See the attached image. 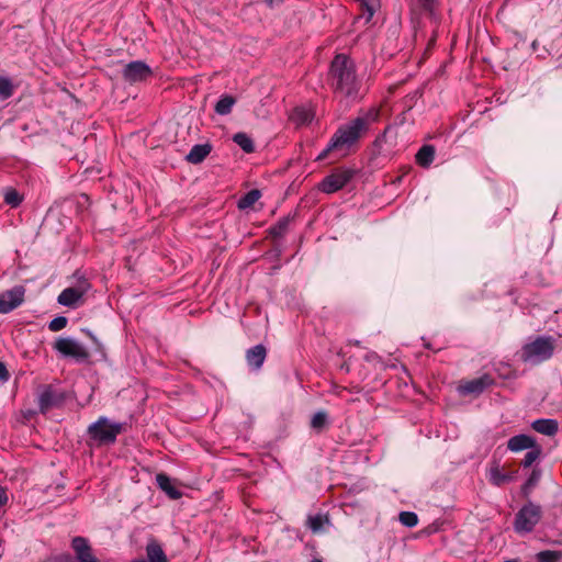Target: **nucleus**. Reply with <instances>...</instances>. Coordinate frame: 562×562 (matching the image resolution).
Segmentation results:
<instances>
[{
    "label": "nucleus",
    "instance_id": "1",
    "mask_svg": "<svg viewBox=\"0 0 562 562\" xmlns=\"http://www.w3.org/2000/svg\"><path fill=\"white\" fill-rule=\"evenodd\" d=\"M379 116V109L371 108L362 115L339 126L327 146L318 154L316 160H324L331 153H337V157L346 156L350 147L368 132L370 124L376 122Z\"/></svg>",
    "mask_w": 562,
    "mask_h": 562
},
{
    "label": "nucleus",
    "instance_id": "2",
    "mask_svg": "<svg viewBox=\"0 0 562 562\" xmlns=\"http://www.w3.org/2000/svg\"><path fill=\"white\" fill-rule=\"evenodd\" d=\"M329 82L336 95L356 99L361 82L357 77L353 60L344 54L336 55L330 64Z\"/></svg>",
    "mask_w": 562,
    "mask_h": 562
},
{
    "label": "nucleus",
    "instance_id": "3",
    "mask_svg": "<svg viewBox=\"0 0 562 562\" xmlns=\"http://www.w3.org/2000/svg\"><path fill=\"white\" fill-rule=\"evenodd\" d=\"M122 430L123 424L101 416L87 429L88 443L97 447L113 445Z\"/></svg>",
    "mask_w": 562,
    "mask_h": 562
},
{
    "label": "nucleus",
    "instance_id": "4",
    "mask_svg": "<svg viewBox=\"0 0 562 562\" xmlns=\"http://www.w3.org/2000/svg\"><path fill=\"white\" fill-rule=\"evenodd\" d=\"M555 349V339L552 336H538L535 340L527 342L518 352L519 359L532 366L549 360Z\"/></svg>",
    "mask_w": 562,
    "mask_h": 562
},
{
    "label": "nucleus",
    "instance_id": "5",
    "mask_svg": "<svg viewBox=\"0 0 562 562\" xmlns=\"http://www.w3.org/2000/svg\"><path fill=\"white\" fill-rule=\"evenodd\" d=\"M541 516V506L528 502L517 512L513 525L514 530L519 535L531 532L540 521Z\"/></svg>",
    "mask_w": 562,
    "mask_h": 562
},
{
    "label": "nucleus",
    "instance_id": "6",
    "mask_svg": "<svg viewBox=\"0 0 562 562\" xmlns=\"http://www.w3.org/2000/svg\"><path fill=\"white\" fill-rule=\"evenodd\" d=\"M53 348L63 357L72 358L78 362L87 361L90 357L88 350L80 342L70 337H58Z\"/></svg>",
    "mask_w": 562,
    "mask_h": 562
},
{
    "label": "nucleus",
    "instance_id": "7",
    "mask_svg": "<svg viewBox=\"0 0 562 562\" xmlns=\"http://www.w3.org/2000/svg\"><path fill=\"white\" fill-rule=\"evenodd\" d=\"M71 549L75 553V560L67 555L60 562H113L100 561L93 553V549L89 540L81 536H76L71 539Z\"/></svg>",
    "mask_w": 562,
    "mask_h": 562
},
{
    "label": "nucleus",
    "instance_id": "8",
    "mask_svg": "<svg viewBox=\"0 0 562 562\" xmlns=\"http://www.w3.org/2000/svg\"><path fill=\"white\" fill-rule=\"evenodd\" d=\"M355 176L351 169H337L326 176L318 186V189L327 194L335 193L342 189Z\"/></svg>",
    "mask_w": 562,
    "mask_h": 562
},
{
    "label": "nucleus",
    "instance_id": "9",
    "mask_svg": "<svg viewBox=\"0 0 562 562\" xmlns=\"http://www.w3.org/2000/svg\"><path fill=\"white\" fill-rule=\"evenodd\" d=\"M122 76L125 81L135 83L150 78L153 76V70L145 61L134 60L123 67Z\"/></svg>",
    "mask_w": 562,
    "mask_h": 562
},
{
    "label": "nucleus",
    "instance_id": "10",
    "mask_svg": "<svg viewBox=\"0 0 562 562\" xmlns=\"http://www.w3.org/2000/svg\"><path fill=\"white\" fill-rule=\"evenodd\" d=\"M65 394L53 385H45L38 394V407L42 413L58 407L65 402Z\"/></svg>",
    "mask_w": 562,
    "mask_h": 562
},
{
    "label": "nucleus",
    "instance_id": "11",
    "mask_svg": "<svg viewBox=\"0 0 562 562\" xmlns=\"http://www.w3.org/2000/svg\"><path fill=\"white\" fill-rule=\"evenodd\" d=\"M89 289L90 283L83 279L79 281L76 286L63 290L57 297V302L60 305L74 307L76 303L83 297V295L88 292Z\"/></svg>",
    "mask_w": 562,
    "mask_h": 562
},
{
    "label": "nucleus",
    "instance_id": "12",
    "mask_svg": "<svg viewBox=\"0 0 562 562\" xmlns=\"http://www.w3.org/2000/svg\"><path fill=\"white\" fill-rule=\"evenodd\" d=\"M25 289L16 285L0 295V314L9 313L19 307L24 301Z\"/></svg>",
    "mask_w": 562,
    "mask_h": 562
},
{
    "label": "nucleus",
    "instance_id": "13",
    "mask_svg": "<svg viewBox=\"0 0 562 562\" xmlns=\"http://www.w3.org/2000/svg\"><path fill=\"white\" fill-rule=\"evenodd\" d=\"M494 384V379L490 374H483L480 378L462 383L458 390L461 395H479L483 393L488 386Z\"/></svg>",
    "mask_w": 562,
    "mask_h": 562
},
{
    "label": "nucleus",
    "instance_id": "14",
    "mask_svg": "<svg viewBox=\"0 0 562 562\" xmlns=\"http://www.w3.org/2000/svg\"><path fill=\"white\" fill-rule=\"evenodd\" d=\"M266 358L267 348L262 344H258L246 351L247 364L254 371L261 369Z\"/></svg>",
    "mask_w": 562,
    "mask_h": 562
},
{
    "label": "nucleus",
    "instance_id": "15",
    "mask_svg": "<svg viewBox=\"0 0 562 562\" xmlns=\"http://www.w3.org/2000/svg\"><path fill=\"white\" fill-rule=\"evenodd\" d=\"M314 116L315 113L311 106L299 105L292 110L289 119L296 127H301L310 124L314 120Z\"/></svg>",
    "mask_w": 562,
    "mask_h": 562
},
{
    "label": "nucleus",
    "instance_id": "16",
    "mask_svg": "<svg viewBox=\"0 0 562 562\" xmlns=\"http://www.w3.org/2000/svg\"><path fill=\"white\" fill-rule=\"evenodd\" d=\"M517 471H513V472H509V473H504L498 463H494L490 470H488V473H487V477H488V481L491 484H493L494 486H503L504 484L506 483H509V482H513L516 476H517Z\"/></svg>",
    "mask_w": 562,
    "mask_h": 562
},
{
    "label": "nucleus",
    "instance_id": "17",
    "mask_svg": "<svg viewBox=\"0 0 562 562\" xmlns=\"http://www.w3.org/2000/svg\"><path fill=\"white\" fill-rule=\"evenodd\" d=\"M537 443L538 442L533 437H531L529 435L520 434V435L513 436L507 441V448H508V450H510L513 452H519V451H522L526 449L529 450L530 448H536Z\"/></svg>",
    "mask_w": 562,
    "mask_h": 562
},
{
    "label": "nucleus",
    "instance_id": "18",
    "mask_svg": "<svg viewBox=\"0 0 562 562\" xmlns=\"http://www.w3.org/2000/svg\"><path fill=\"white\" fill-rule=\"evenodd\" d=\"M531 428L544 436H554L559 431V423L553 418H539L531 423Z\"/></svg>",
    "mask_w": 562,
    "mask_h": 562
},
{
    "label": "nucleus",
    "instance_id": "19",
    "mask_svg": "<svg viewBox=\"0 0 562 562\" xmlns=\"http://www.w3.org/2000/svg\"><path fill=\"white\" fill-rule=\"evenodd\" d=\"M156 483L158 487L165 492L169 498L179 499L182 496L181 491H179L172 483L171 479L165 473H158L156 475Z\"/></svg>",
    "mask_w": 562,
    "mask_h": 562
},
{
    "label": "nucleus",
    "instance_id": "20",
    "mask_svg": "<svg viewBox=\"0 0 562 562\" xmlns=\"http://www.w3.org/2000/svg\"><path fill=\"white\" fill-rule=\"evenodd\" d=\"M148 562H168V558L160 543L150 539L146 544V558Z\"/></svg>",
    "mask_w": 562,
    "mask_h": 562
},
{
    "label": "nucleus",
    "instance_id": "21",
    "mask_svg": "<svg viewBox=\"0 0 562 562\" xmlns=\"http://www.w3.org/2000/svg\"><path fill=\"white\" fill-rule=\"evenodd\" d=\"M211 150L212 146L209 143L196 144L191 148L186 159L194 165L200 164L210 155Z\"/></svg>",
    "mask_w": 562,
    "mask_h": 562
},
{
    "label": "nucleus",
    "instance_id": "22",
    "mask_svg": "<svg viewBox=\"0 0 562 562\" xmlns=\"http://www.w3.org/2000/svg\"><path fill=\"white\" fill-rule=\"evenodd\" d=\"M435 147L432 145H424L419 148L415 156L416 164L423 168H428L435 159Z\"/></svg>",
    "mask_w": 562,
    "mask_h": 562
},
{
    "label": "nucleus",
    "instance_id": "23",
    "mask_svg": "<svg viewBox=\"0 0 562 562\" xmlns=\"http://www.w3.org/2000/svg\"><path fill=\"white\" fill-rule=\"evenodd\" d=\"M541 470L538 468H535L526 482L522 484L520 492L521 495L526 498H528L532 492V490L538 485L540 479H541Z\"/></svg>",
    "mask_w": 562,
    "mask_h": 562
},
{
    "label": "nucleus",
    "instance_id": "24",
    "mask_svg": "<svg viewBox=\"0 0 562 562\" xmlns=\"http://www.w3.org/2000/svg\"><path fill=\"white\" fill-rule=\"evenodd\" d=\"M235 103L236 99L233 95L224 94L216 102L214 110L218 115H227L232 112Z\"/></svg>",
    "mask_w": 562,
    "mask_h": 562
},
{
    "label": "nucleus",
    "instance_id": "25",
    "mask_svg": "<svg viewBox=\"0 0 562 562\" xmlns=\"http://www.w3.org/2000/svg\"><path fill=\"white\" fill-rule=\"evenodd\" d=\"M293 218H294V216L289 214L286 216L281 217L280 220H278V222L273 226L270 227V229H269L270 235L274 238L282 237L286 233L289 225L293 221Z\"/></svg>",
    "mask_w": 562,
    "mask_h": 562
},
{
    "label": "nucleus",
    "instance_id": "26",
    "mask_svg": "<svg viewBox=\"0 0 562 562\" xmlns=\"http://www.w3.org/2000/svg\"><path fill=\"white\" fill-rule=\"evenodd\" d=\"M233 142L237 144L247 154H251L256 149L254 140L247 133L238 132L234 134Z\"/></svg>",
    "mask_w": 562,
    "mask_h": 562
},
{
    "label": "nucleus",
    "instance_id": "27",
    "mask_svg": "<svg viewBox=\"0 0 562 562\" xmlns=\"http://www.w3.org/2000/svg\"><path fill=\"white\" fill-rule=\"evenodd\" d=\"M4 203L11 207H18L23 202V195L14 188H5L3 193Z\"/></svg>",
    "mask_w": 562,
    "mask_h": 562
},
{
    "label": "nucleus",
    "instance_id": "28",
    "mask_svg": "<svg viewBox=\"0 0 562 562\" xmlns=\"http://www.w3.org/2000/svg\"><path fill=\"white\" fill-rule=\"evenodd\" d=\"M261 196L259 190L254 189L248 191L244 196H241L238 201V207L240 210L248 209L252 206Z\"/></svg>",
    "mask_w": 562,
    "mask_h": 562
},
{
    "label": "nucleus",
    "instance_id": "29",
    "mask_svg": "<svg viewBox=\"0 0 562 562\" xmlns=\"http://www.w3.org/2000/svg\"><path fill=\"white\" fill-rule=\"evenodd\" d=\"M542 453V448L540 445H536V448H530L529 451L525 454L524 460L521 461V467L529 468L531 467L537 460L540 459V456Z\"/></svg>",
    "mask_w": 562,
    "mask_h": 562
},
{
    "label": "nucleus",
    "instance_id": "30",
    "mask_svg": "<svg viewBox=\"0 0 562 562\" xmlns=\"http://www.w3.org/2000/svg\"><path fill=\"white\" fill-rule=\"evenodd\" d=\"M325 524H329V519L321 514L310 516L307 519V526L313 532H319Z\"/></svg>",
    "mask_w": 562,
    "mask_h": 562
},
{
    "label": "nucleus",
    "instance_id": "31",
    "mask_svg": "<svg viewBox=\"0 0 562 562\" xmlns=\"http://www.w3.org/2000/svg\"><path fill=\"white\" fill-rule=\"evenodd\" d=\"M327 422L328 416L326 412L319 411L313 415L311 420V427L317 431H321L327 425Z\"/></svg>",
    "mask_w": 562,
    "mask_h": 562
},
{
    "label": "nucleus",
    "instance_id": "32",
    "mask_svg": "<svg viewBox=\"0 0 562 562\" xmlns=\"http://www.w3.org/2000/svg\"><path fill=\"white\" fill-rule=\"evenodd\" d=\"M13 90L12 81L7 77L0 76V98L2 100L9 99L13 94Z\"/></svg>",
    "mask_w": 562,
    "mask_h": 562
},
{
    "label": "nucleus",
    "instance_id": "33",
    "mask_svg": "<svg viewBox=\"0 0 562 562\" xmlns=\"http://www.w3.org/2000/svg\"><path fill=\"white\" fill-rule=\"evenodd\" d=\"M537 562H559L561 553L558 551L544 550L536 555Z\"/></svg>",
    "mask_w": 562,
    "mask_h": 562
},
{
    "label": "nucleus",
    "instance_id": "34",
    "mask_svg": "<svg viewBox=\"0 0 562 562\" xmlns=\"http://www.w3.org/2000/svg\"><path fill=\"white\" fill-rule=\"evenodd\" d=\"M400 521L405 527L413 528L418 524V517L413 512H402L400 513Z\"/></svg>",
    "mask_w": 562,
    "mask_h": 562
},
{
    "label": "nucleus",
    "instance_id": "35",
    "mask_svg": "<svg viewBox=\"0 0 562 562\" xmlns=\"http://www.w3.org/2000/svg\"><path fill=\"white\" fill-rule=\"evenodd\" d=\"M68 324V319L65 316H57L53 318L48 324V329L50 331H59L64 329Z\"/></svg>",
    "mask_w": 562,
    "mask_h": 562
},
{
    "label": "nucleus",
    "instance_id": "36",
    "mask_svg": "<svg viewBox=\"0 0 562 562\" xmlns=\"http://www.w3.org/2000/svg\"><path fill=\"white\" fill-rule=\"evenodd\" d=\"M7 502H8L7 488H4L0 485V509L7 504Z\"/></svg>",
    "mask_w": 562,
    "mask_h": 562
},
{
    "label": "nucleus",
    "instance_id": "37",
    "mask_svg": "<svg viewBox=\"0 0 562 562\" xmlns=\"http://www.w3.org/2000/svg\"><path fill=\"white\" fill-rule=\"evenodd\" d=\"M9 372L3 362H0V381H7L9 379Z\"/></svg>",
    "mask_w": 562,
    "mask_h": 562
},
{
    "label": "nucleus",
    "instance_id": "38",
    "mask_svg": "<svg viewBox=\"0 0 562 562\" xmlns=\"http://www.w3.org/2000/svg\"><path fill=\"white\" fill-rule=\"evenodd\" d=\"M82 333H85L95 345H99L97 337L93 335L91 330L82 329Z\"/></svg>",
    "mask_w": 562,
    "mask_h": 562
},
{
    "label": "nucleus",
    "instance_id": "39",
    "mask_svg": "<svg viewBox=\"0 0 562 562\" xmlns=\"http://www.w3.org/2000/svg\"><path fill=\"white\" fill-rule=\"evenodd\" d=\"M364 359H366L367 361H374V360L379 359V356H378V353H376V352L371 351V352H369V353H367V355L364 356Z\"/></svg>",
    "mask_w": 562,
    "mask_h": 562
},
{
    "label": "nucleus",
    "instance_id": "40",
    "mask_svg": "<svg viewBox=\"0 0 562 562\" xmlns=\"http://www.w3.org/2000/svg\"><path fill=\"white\" fill-rule=\"evenodd\" d=\"M418 2L423 5L425 9H430L432 4V0H418Z\"/></svg>",
    "mask_w": 562,
    "mask_h": 562
},
{
    "label": "nucleus",
    "instance_id": "41",
    "mask_svg": "<svg viewBox=\"0 0 562 562\" xmlns=\"http://www.w3.org/2000/svg\"><path fill=\"white\" fill-rule=\"evenodd\" d=\"M531 47H532V50L537 53V52H538V49H539V43H538V41H533V42H532V44H531Z\"/></svg>",
    "mask_w": 562,
    "mask_h": 562
},
{
    "label": "nucleus",
    "instance_id": "42",
    "mask_svg": "<svg viewBox=\"0 0 562 562\" xmlns=\"http://www.w3.org/2000/svg\"><path fill=\"white\" fill-rule=\"evenodd\" d=\"M547 53H548V50H547L546 48H543V49H542V52H541V53H539L538 55H539L540 57H544V55H546Z\"/></svg>",
    "mask_w": 562,
    "mask_h": 562
},
{
    "label": "nucleus",
    "instance_id": "43",
    "mask_svg": "<svg viewBox=\"0 0 562 562\" xmlns=\"http://www.w3.org/2000/svg\"><path fill=\"white\" fill-rule=\"evenodd\" d=\"M311 562H323V561L321 559L315 558Z\"/></svg>",
    "mask_w": 562,
    "mask_h": 562
},
{
    "label": "nucleus",
    "instance_id": "44",
    "mask_svg": "<svg viewBox=\"0 0 562 562\" xmlns=\"http://www.w3.org/2000/svg\"><path fill=\"white\" fill-rule=\"evenodd\" d=\"M369 12H370V16H372V14H373V9H372V8H369Z\"/></svg>",
    "mask_w": 562,
    "mask_h": 562
}]
</instances>
